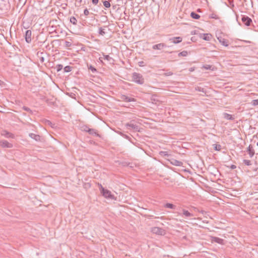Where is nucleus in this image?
Returning a JSON list of instances; mask_svg holds the SVG:
<instances>
[{"label":"nucleus","mask_w":258,"mask_h":258,"mask_svg":"<svg viewBox=\"0 0 258 258\" xmlns=\"http://www.w3.org/2000/svg\"><path fill=\"white\" fill-rule=\"evenodd\" d=\"M132 81L140 85H142L145 82V80L142 75L136 72H134L132 74Z\"/></svg>","instance_id":"1"},{"label":"nucleus","mask_w":258,"mask_h":258,"mask_svg":"<svg viewBox=\"0 0 258 258\" xmlns=\"http://www.w3.org/2000/svg\"><path fill=\"white\" fill-rule=\"evenodd\" d=\"M10 8L9 3L5 0H0V11L3 14L7 13Z\"/></svg>","instance_id":"2"},{"label":"nucleus","mask_w":258,"mask_h":258,"mask_svg":"<svg viewBox=\"0 0 258 258\" xmlns=\"http://www.w3.org/2000/svg\"><path fill=\"white\" fill-rule=\"evenodd\" d=\"M151 231L153 233L158 235H164L166 234V231L164 229L158 227L152 228Z\"/></svg>","instance_id":"3"},{"label":"nucleus","mask_w":258,"mask_h":258,"mask_svg":"<svg viewBox=\"0 0 258 258\" xmlns=\"http://www.w3.org/2000/svg\"><path fill=\"white\" fill-rule=\"evenodd\" d=\"M101 193L105 198L109 199L111 200L115 199L114 196L112 195L111 191L108 189L102 188V191Z\"/></svg>","instance_id":"4"},{"label":"nucleus","mask_w":258,"mask_h":258,"mask_svg":"<svg viewBox=\"0 0 258 258\" xmlns=\"http://www.w3.org/2000/svg\"><path fill=\"white\" fill-rule=\"evenodd\" d=\"M133 120L131 121L130 122H128L125 124V126L127 127L128 129H133L135 131L139 132V127L136 124L133 123Z\"/></svg>","instance_id":"5"},{"label":"nucleus","mask_w":258,"mask_h":258,"mask_svg":"<svg viewBox=\"0 0 258 258\" xmlns=\"http://www.w3.org/2000/svg\"><path fill=\"white\" fill-rule=\"evenodd\" d=\"M0 146L6 148H12L13 147L12 144L4 140H0Z\"/></svg>","instance_id":"6"},{"label":"nucleus","mask_w":258,"mask_h":258,"mask_svg":"<svg viewBox=\"0 0 258 258\" xmlns=\"http://www.w3.org/2000/svg\"><path fill=\"white\" fill-rule=\"evenodd\" d=\"M241 20H242V22L244 24V25L247 26H250V25L252 23L251 19L248 16H245V15L242 16Z\"/></svg>","instance_id":"7"},{"label":"nucleus","mask_w":258,"mask_h":258,"mask_svg":"<svg viewBox=\"0 0 258 258\" xmlns=\"http://www.w3.org/2000/svg\"><path fill=\"white\" fill-rule=\"evenodd\" d=\"M120 98L122 101L126 102H135L136 101L135 98L129 97L125 95H121Z\"/></svg>","instance_id":"8"},{"label":"nucleus","mask_w":258,"mask_h":258,"mask_svg":"<svg viewBox=\"0 0 258 258\" xmlns=\"http://www.w3.org/2000/svg\"><path fill=\"white\" fill-rule=\"evenodd\" d=\"M25 40L26 41L29 43L32 40V31L30 30H28L25 32Z\"/></svg>","instance_id":"9"},{"label":"nucleus","mask_w":258,"mask_h":258,"mask_svg":"<svg viewBox=\"0 0 258 258\" xmlns=\"http://www.w3.org/2000/svg\"><path fill=\"white\" fill-rule=\"evenodd\" d=\"M167 47V45L164 43H161L154 45L152 46V48L154 50H161Z\"/></svg>","instance_id":"10"},{"label":"nucleus","mask_w":258,"mask_h":258,"mask_svg":"<svg viewBox=\"0 0 258 258\" xmlns=\"http://www.w3.org/2000/svg\"><path fill=\"white\" fill-rule=\"evenodd\" d=\"M218 40H219V42L223 46H228L229 45V41L228 40L222 37H218Z\"/></svg>","instance_id":"11"},{"label":"nucleus","mask_w":258,"mask_h":258,"mask_svg":"<svg viewBox=\"0 0 258 258\" xmlns=\"http://www.w3.org/2000/svg\"><path fill=\"white\" fill-rule=\"evenodd\" d=\"M182 40V38L181 37H174L169 39V41L174 44H177L181 42Z\"/></svg>","instance_id":"12"},{"label":"nucleus","mask_w":258,"mask_h":258,"mask_svg":"<svg viewBox=\"0 0 258 258\" xmlns=\"http://www.w3.org/2000/svg\"><path fill=\"white\" fill-rule=\"evenodd\" d=\"M1 135L6 138H10L12 139L14 138V135L13 134L10 133L7 131H3L2 132Z\"/></svg>","instance_id":"13"},{"label":"nucleus","mask_w":258,"mask_h":258,"mask_svg":"<svg viewBox=\"0 0 258 258\" xmlns=\"http://www.w3.org/2000/svg\"><path fill=\"white\" fill-rule=\"evenodd\" d=\"M170 163L172 165L177 166H181L183 165V163L181 161H178V160L174 159H172L171 160Z\"/></svg>","instance_id":"14"},{"label":"nucleus","mask_w":258,"mask_h":258,"mask_svg":"<svg viewBox=\"0 0 258 258\" xmlns=\"http://www.w3.org/2000/svg\"><path fill=\"white\" fill-rule=\"evenodd\" d=\"M29 136L31 138L35 140L36 141H40V136L38 135H36L33 133H30Z\"/></svg>","instance_id":"15"},{"label":"nucleus","mask_w":258,"mask_h":258,"mask_svg":"<svg viewBox=\"0 0 258 258\" xmlns=\"http://www.w3.org/2000/svg\"><path fill=\"white\" fill-rule=\"evenodd\" d=\"M247 152L250 157H252L254 155V150L251 145H249L247 149Z\"/></svg>","instance_id":"16"},{"label":"nucleus","mask_w":258,"mask_h":258,"mask_svg":"<svg viewBox=\"0 0 258 258\" xmlns=\"http://www.w3.org/2000/svg\"><path fill=\"white\" fill-rule=\"evenodd\" d=\"M88 133L91 135H94L100 137V136L98 134L97 131L93 128L88 129Z\"/></svg>","instance_id":"17"},{"label":"nucleus","mask_w":258,"mask_h":258,"mask_svg":"<svg viewBox=\"0 0 258 258\" xmlns=\"http://www.w3.org/2000/svg\"><path fill=\"white\" fill-rule=\"evenodd\" d=\"M223 117L224 118L227 120H233L235 119L233 115L229 114L227 113H224Z\"/></svg>","instance_id":"18"},{"label":"nucleus","mask_w":258,"mask_h":258,"mask_svg":"<svg viewBox=\"0 0 258 258\" xmlns=\"http://www.w3.org/2000/svg\"><path fill=\"white\" fill-rule=\"evenodd\" d=\"M212 241L219 244H223V239L217 237H212Z\"/></svg>","instance_id":"19"},{"label":"nucleus","mask_w":258,"mask_h":258,"mask_svg":"<svg viewBox=\"0 0 258 258\" xmlns=\"http://www.w3.org/2000/svg\"><path fill=\"white\" fill-rule=\"evenodd\" d=\"M183 215H184L186 217H191L193 216V214L189 212L187 210L185 209L182 210Z\"/></svg>","instance_id":"20"},{"label":"nucleus","mask_w":258,"mask_h":258,"mask_svg":"<svg viewBox=\"0 0 258 258\" xmlns=\"http://www.w3.org/2000/svg\"><path fill=\"white\" fill-rule=\"evenodd\" d=\"M212 38V35L210 34H203V39L205 40L209 41Z\"/></svg>","instance_id":"21"},{"label":"nucleus","mask_w":258,"mask_h":258,"mask_svg":"<svg viewBox=\"0 0 258 258\" xmlns=\"http://www.w3.org/2000/svg\"><path fill=\"white\" fill-rule=\"evenodd\" d=\"M190 16L192 19H199L200 18V16L199 14H198L194 12H192L190 13Z\"/></svg>","instance_id":"22"},{"label":"nucleus","mask_w":258,"mask_h":258,"mask_svg":"<svg viewBox=\"0 0 258 258\" xmlns=\"http://www.w3.org/2000/svg\"><path fill=\"white\" fill-rule=\"evenodd\" d=\"M164 207L166 208L171 209H175L176 208V206L172 204L167 203L165 205Z\"/></svg>","instance_id":"23"},{"label":"nucleus","mask_w":258,"mask_h":258,"mask_svg":"<svg viewBox=\"0 0 258 258\" xmlns=\"http://www.w3.org/2000/svg\"><path fill=\"white\" fill-rule=\"evenodd\" d=\"M70 22L72 23L73 25H77V20L76 18L73 16L70 18Z\"/></svg>","instance_id":"24"},{"label":"nucleus","mask_w":258,"mask_h":258,"mask_svg":"<svg viewBox=\"0 0 258 258\" xmlns=\"http://www.w3.org/2000/svg\"><path fill=\"white\" fill-rule=\"evenodd\" d=\"M188 54V52L186 50H183L178 53V56H186Z\"/></svg>","instance_id":"25"},{"label":"nucleus","mask_w":258,"mask_h":258,"mask_svg":"<svg viewBox=\"0 0 258 258\" xmlns=\"http://www.w3.org/2000/svg\"><path fill=\"white\" fill-rule=\"evenodd\" d=\"M209 18H211V19H219V17L218 16V15H217L216 14H214V13H212L209 16Z\"/></svg>","instance_id":"26"},{"label":"nucleus","mask_w":258,"mask_h":258,"mask_svg":"<svg viewBox=\"0 0 258 258\" xmlns=\"http://www.w3.org/2000/svg\"><path fill=\"white\" fill-rule=\"evenodd\" d=\"M214 149L216 151H220L221 149V146L219 144H214Z\"/></svg>","instance_id":"27"},{"label":"nucleus","mask_w":258,"mask_h":258,"mask_svg":"<svg viewBox=\"0 0 258 258\" xmlns=\"http://www.w3.org/2000/svg\"><path fill=\"white\" fill-rule=\"evenodd\" d=\"M72 67L69 66H66L64 68V72H70L72 71Z\"/></svg>","instance_id":"28"},{"label":"nucleus","mask_w":258,"mask_h":258,"mask_svg":"<svg viewBox=\"0 0 258 258\" xmlns=\"http://www.w3.org/2000/svg\"><path fill=\"white\" fill-rule=\"evenodd\" d=\"M89 14L94 15V14L92 13H90L87 9H85L84 11V15L86 16V17Z\"/></svg>","instance_id":"29"},{"label":"nucleus","mask_w":258,"mask_h":258,"mask_svg":"<svg viewBox=\"0 0 258 258\" xmlns=\"http://www.w3.org/2000/svg\"><path fill=\"white\" fill-rule=\"evenodd\" d=\"M106 32L104 31V29L102 28H100L99 29V34L102 36H103L105 34Z\"/></svg>","instance_id":"30"},{"label":"nucleus","mask_w":258,"mask_h":258,"mask_svg":"<svg viewBox=\"0 0 258 258\" xmlns=\"http://www.w3.org/2000/svg\"><path fill=\"white\" fill-rule=\"evenodd\" d=\"M103 5L106 8H109L110 7V4L109 1H105L103 2Z\"/></svg>","instance_id":"31"},{"label":"nucleus","mask_w":258,"mask_h":258,"mask_svg":"<svg viewBox=\"0 0 258 258\" xmlns=\"http://www.w3.org/2000/svg\"><path fill=\"white\" fill-rule=\"evenodd\" d=\"M22 108H23V110H24L29 112L31 114H32V113H33L32 111L30 109V108H29L28 107H26V106H24Z\"/></svg>","instance_id":"32"},{"label":"nucleus","mask_w":258,"mask_h":258,"mask_svg":"<svg viewBox=\"0 0 258 258\" xmlns=\"http://www.w3.org/2000/svg\"><path fill=\"white\" fill-rule=\"evenodd\" d=\"M63 68V66L62 64H57L56 66V69L57 72L61 71Z\"/></svg>","instance_id":"33"},{"label":"nucleus","mask_w":258,"mask_h":258,"mask_svg":"<svg viewBox=\"0 0 258 258\" xmlns=\"http://www.w3.org/2000/svg\"><path fill=\"white\" fill-rule=\"evenodd\" d=\"M103 55L104 59H106L108 61H110L111 59H112V58L109 55H105L104 54H103Z\"/></svg>","instance_id":"34"},{"label":"nucleus","mask_w":258,"mask_h":258,"mask_svg":"<svg viewBox=\"0 0 258 258\" xmlns=\"http://www.w3.org/2000/svg\"><path fill=\"white\" fill-rule=\"evenodd\" d=\"M212 66L209 64H206L203 66V68H204L205 70H213V69H212Z\"/></svg>","instance_id":"35"},{"label":"nucleus","mask_w":258,"mask_h":258,"mask_svg":"<svg viewBox=\"0 0 258 258\" xmlns=\"http://www.w3.org/2000/svg\"><path fill=\"white\" fill-rule=\"evenodd\" d=\"M243 163L246 165L249 166L251 165V161L250 160L244 159L243 160Z\"/></svg>","instance_id":"36"},{"label":"nucleus","mask_w":258,"mask_h":258,"mask_svg":"<svg viewBox=\"0 0 258 258\" xmlns=\"http://www.w3.org/2000/svg\"><path fill=\"white\" fill-rule=\"evenodd\" d=\"M88 69L90 70H91V71L92 72V73H95L97 72V70L94 67H93L92 66L90 65L89 67H88Z\"/></svg>","instance_id":"37"},{"label":"nucleus","mask_w":258,"mask_h":258,"mask_svg":"<svg viewBox=\"0 0 258 258\" xmlns=\"http://www.w3.org/2000/svg\"><path fill=\"white\" fill-rule=\"evenodd\" d=\"M160 155L163 156H168V154L167 152L165 151H161L160 152Z\"/></svg>","instance_id":"38"},{"label":"nucleus","mask_w":258,"mask_h":258,"mask_svg":"<svg viewBox=\"0 0 258 258\" xmlns=\"http://www.w3.org/2000/svg\"><path fill=\"white\" fill-rule=\"evenodd\" d=\"M251 104L253 106L258 105V99L253 100L251 102Z\"/></svg>","instance_id":"39"},{"label":"nucleus","mask_w":258,"mask_h":258,"mask_svg":"<svg viewBox=\"0 0 258 258\" xmlns=\"http://www.w3.org/2000/svg\"><path fill=\"white\" fill-rule=\"evenodd\" d=\"M118 133L120 135H121L122 137H124V138H125L126 139H128L130 138V137L127 135H126L121 132H118Z\"/></svg>","instance_id":"40"},{"label":"nucleus","mask_w":258,"mask_h":258,"mask_svg":"<svg viewBox=\"0 0 258 258\" xmlns=\"http://www.w3.org/2000/svg\"><path fill=\"white\" fill-rule=\"evenodd\" d=\"M38 56L39 58V60L41 63H43L44 61V58L43 56H40L39 53H37Z\"/></svg>","instance_id":"41"},{"label":"nucleus","mask_w":258,"mask_h":258,"mask_svg":"<svg viewBox=\"0 0 258 258\" xmlns=\"http://www.w3.org/2000/svg\"><path fill=\"white\" fill-rule=\"evenodd\" d=\"M71 45H72L71 42H70L69 41H66V42H65V46L66 47H70V46H71Z\"/></svg>","instance_id":"42"},{"label":"nucleus","mask_w":258,"mask_h":258,"mask_svg":"<svg viewBox=\"0 0 258 258\" xmlns=\"http://www.w3.org/2000/svg\"><path fill=\"white\" fill-rule=\"evenodd\" d=\"M88 129L90 128L87 126H84L83 127H82V130L87 133H88Z\"/></svg>","instance_id":"43"},{"label":"nucleus","mask_w":258,"mask_h":258,"mask_svg":"<svg viewBox=\"0 0 258 258\" xmlns=\"http://www.w3.org/2000/svg\"><path fill=\"white\" fill-rule=\"evenodd\" d=\"M138 64L140 67H144L145 66V62L143 61H141L138 62Z\"/></svg>","instance_id":"44"},{"label":"nucleus","mask_w":258,"mask_h":258,"mask_svg":"<svg viewBox=\"0 0 258 258\" xmlns=\"http://www.w3.org/2000/svg\"><path fill=\"white\" fill-rule=\"evenodd\" d=\"M165 76H169L173 75V73L171 72H168L164 74Z\"/></svg>","instance_id":"45"},{"label":"nucleus","mask_w":258,"mask_h":258,"mask_svg":"<svg viewBox=\"0 0 258 258\" xmlns=\"http://www.w3.org/2000/svg\"><path fill=\"white\" fill-rule=\"evenodd\" d=\"M229 4H230V7L231 8H233L234 7V5L233 4V1H229Z\"/></svg>","instance_id":"46"},{"label":"nucleus","mask_w":258,"mask_h":258,"mask_svg":"<svg viewBox=\"0 0 258 258\" xmlns=\"http://www.w3.org/2000/svg\"><path fill=\"white\" fill-rule=\"evenodd\" d=\"M99 0H92V2L94 5H97L98 3Z\"/></svg>","instance_id":"47"},{"label":"nucleus","mask_w":258,"mask_h":258,"mask_svg":"<svg viewBox=\"0 0 258 258\" xmlns=\"http://www.w3.org/2000/svg\"><path fill=\"white\" fill-rule=\"evenodd\" d=\"M98 186L101 192L102 191V188H104L101 184L98 183Z\"/></svg>","instance_id":"48"},{"label":"nucleus","mask_w":258,"mask_h":258,"mask_svg":"<svg viewBox=\"0 0 258 258\" xmlns=\"http://www.w3.org/2000/svg\"><path fill=\"white\" fill-rule=\"evenodd\" d=\"M197 90H198L199 91H202V92H204V89L203 88H202L201 87H198L197 89H196Z\"/></svg>","instance_id":"49"},{"label":"nucleus","mask_w":258,"mask_h":258,"mask_svg":"<svg viewBox=\"0 0 258 258\" xmlns=\"http://www.w3.org/2000/svg\"><path fill=\"white\" fill-rule=\"evenodd\" d=\"M236 166L235 165H231L230 167V168L231 169H234L235 168H236Z\"/></svg>","instance_id":"50"},{"label":"nucleus","mask_w":258,"mask_h":258,"mask_svg":"<svg viewBox=\"0 0 258 258\" xmlns=\"http://www.w3.org/2000/svg\"><path fill=\"white\" fill-rule=\"evenodd\" d=\"M4 83V82L0 80V85H2Z\"/></svg>","instance_id":"51"},{"label":"nucleus","mask_w":258,"mask_h":258,"mask_svg":"<svg viewBox=\"0 0 258 258\" xmlns=\"http://www.w3.org/2000/svg\"><path fill=\"white\" fill-rule=\"evenodd\" d=\"M197 11L198 12H201V10L200 9H198Z\"/></svg>","instance_id":"52"},{"label":"nucleus","mask_w":258,"mask_h":258,"mask_svg":"<svg viewBox=\"0 0 258 258\" xmlns=\"http://www.w3.org/2000/svg\"><path fill=\"white\" fill-rule=\"evenodd\" d=\"M43 54V52H41L40 53V54Z\"/></svg>","instance_id":"53"},{"label":"nucleus","mask_w":258,"mask_h":258,"mask_svg":"<svg viewBox=\"0 0 258 258\" xmlns=\"http://www.w3.org/2000/svg\"><path fill=\"white\" fill-rule=\"evenodd\" d=\"M256 145H257V146H258V142L257 143Z\"/></svg>","instance_id":"54"}]
</instances>
